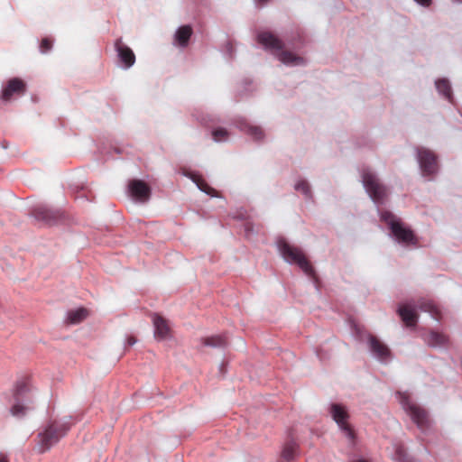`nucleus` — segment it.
Segmentation results:
<instances>
[{
  "instance_id": "nucleus-21",
  "label": "nucleus",
  "mask_w": 462,
  "mask_h": 462,
  "mask_svg": "<svg viewBox=\"0 0 462 462\" xmlns=\"http://www.w3.org/2000/svg\"><path fill=\"white\" fill-rule=\"evenodd\" d=\"M426 340L431 346H445L448 343V338L445 334L436 331H431Z\"/></svg>"
},
{
  "instance_id": "nucleus-8",
  "label": "nucleus",
  "mask_w": 462,
  "mask_h": 462,
  "mask_svg": "<svg viewBox=\"0 0 462 462\" xmlns=\"http://www.w3.org/2000/svg\"><path fill=\"white\" fill-rule=\"evenodd\" d=\"M417 155L424 175H431L438 171L437 156L432 151L420 147L417 149Z\"/></svg>"
},
{
  "instance_id": "nucleus-12",
  "label": "nucleus",
  "mask_w": 462,
  "mask_h": 462,
  "mask_svg": "<svg viewBox=\"0 0 462 462\" xmlns=\"http://www.w3.org/2000/svg\"><path fill=\"white\" fill-rule=\"evenodd\" d=\"M406 409L411 420L420 429L423 430L429 426L428 413L424 409L414 403H408Z\"/></svg>"
},
{
  "instance_id": "nucleus-33",
  "label": "nucleus",
  "mask_w": 462,
  "mask_h": 462,
  "mask_svg": "<svg viewBox=\"0 0 462 462\" xmlns=\"http://www.w3.org/2000/svg\"><path fill=\"white\" fill-rule=\"evenodd\" d=\"M350 462H368V461L366 459L360 458V459L352 460Z\"/></svg>"
},
{
  "instance_id": "nucleus-29",
  "label": "nucleus",
  "mask_w": 462,
  "mask_h": 462,
  "mask_svg": "<svg viewBox=\"0 0 462 462\" xmlns=\"http://www.w3.org/2000/svg\"><path fill=\"white\" fill-rule=\"evenodd\" d=\"M295 189L304 195L309 196L310 194V188L307 181L300 180L295 185Z\"/></svg>"
},
{
  "instance_id": "nucleus-9",
  "label": "nucleus",
  "mask_w": 462,
  "mask_h": 462,
  "mask_svg": "<svg viewBox=\"0 0 462 462\" xmlns=\"http://www.w3.org/2000/svg\"><path fill=\"white\" fill-rule=\"evenodd\" d=\"M26 91V83L19 79L13 78L9 79L2 90L1 98L8 102L13 99L14 97L22 96Z\"/></svg>"
},
{
  "instance_id": "nucleus-22",
  "label": "nucleus",
  "mask_w": 462,
  "mask_h": 462,
  "mask_svg": "<svg viewBox=\"0 0 462 462\" xmlns=\"http://www.w3.org/2000/svg\"><path fill=\"white\" fill-rule=\"evenodd\" d=\"M418 307L422 311L430 313L435 319H440V311L433 301L428 300H420L419 301Z\"/></svg>"
},
{
  "instance_id": "nucleus-30",
  "label": "nucleus",
  "mask_w": 462,
  "mask_h": 462,
  "mask_svg": "<svg viewBox=\"0 0 462 462\" xmlns=\"http://www.w3.org/2000/svg\"><path fill=\"white\" fill-rule=\"evenodd\" d=\"M136 341L137 340H136L135 337H134V336H129L126 339L127 345L130 346H134L136 343Z\"/></svg>"
},
{
  "instance_id": "nucleus-1",
  "label": "nucleus",
  "mask_w": 462,
  "mask_h": 462,
  "mask_svg": "<svg viewBox=\"0 0 462 462\" xmlns=\"http://www.w3.org/2000/svg\"><path fill=\"white\" fill-rule=\"evenodd\" d=\"M257 41L274 52L279 60L286 65H303L304 59L294 53L283 50V42L273 33L270 32H262L257 35Z\"/></svg>"
},
{
  "instance_id": "nucleus-5",
  "label": "nucleus",
  "mask_w": 462,
  "mask_h": 462,
  "mask_svg": "<svg viewBox=\"0 0 462 462\" xmlns=\"http://www.w3.org/2000/svg\"><path fill=\"white\" fill-rule=\"evenodd\" d=\"M68 430L65 423L52 422L49 424L44 431L38 434L40 451L42 453L50 449L67 433Z\"/></svg>"
},
{
  "instance_id": "nucleus-28",
  "label": "nucleus",
  "mask_w": 462,
  "mask_h": 462,
  "mask_svg": "<svg viewBox=\"0 0 462 462\" xmlns=\"http://www.w3.org/2000/svg\"><path fill=\"white\" fill-rule=\"evenodd\" d=\"M52 43H53V41L51 38H49V37L43 38L40 44L41 52L46 53L49 51H51L52 48Z\"/></svg>"
},
{
  "instance_id": "nucleus-25",
  "label": "nucleus",
  "mask_w": 462,
  "mask_h": 462,
  "mask_svg": "<svg viewBox=\"0 0 462 462\" xmlns=\"http://www.w3.org/2000/svg\"><path fill=\"white\" fill-rule=\"evenodd\" d=\"M395 453L393 458L398 462H413V460L409 457L405 452V449L402 444L395 445Z\"/></svg>"
},
{
  "instance_id": "nucleus-17",
  "label": "nucleus",
  "mask_w": 462,
  "mask_h": 462,
  "mask_svg": "<svg viewBox=\"0 0 462 462\" xmlns=\"http://www.w3.org/2000/svg\"><path fill=\"white\" fill-rule=\"evenodd\" d=\"M203 346L224 348L228 345V337L226 333L205 337L200 338Z\"/></svg>"
},
{
  "instance_id": "nucleus-4",
  "label": "nucleus",
  "mask_w": 462,
  "mask_h": 462,
  "mask_svg": "<svg viewBox=\"0 0 462 462\" xmlns=\"http://www.w3.org/2000/svg\"><path fill=\"white\" fill-rule=\"evenodd\" d=\"M362 180L370 198L375 203H383L387 196V189L380 181L375 173L369 169H365L362 171Z\"/></svg>"
},
{
  "instance_id": "nucleus-2",
  "label": "nucleus",
  "mask_w": 462,
  "mask_h": 462,
  "mask_svg": "<svg viewBox=\"0 0 462 462\" xmlns=\"http://www.w3.org/2000/svg\"><path fill=\"white\" fill-rule=\"evenodd\" d=\"M278 248L286 262L297 264L308 276L315 277L313 266L300 247L291 245L285 240L281 239L278 241Z\"/></svg>"
},
{
  "instance_id": "nucleus-10",
  "label": "nucleus",
  "mask_w": 462,
  "mask_h": 462,
  "mask_svg": "<svg viewBox=\"0 0 462 462\" xmlns=\"http://www.w3.org/2000/svg\"><path fill=\"white\" fill-rule=\"evenodd\" d=\"M32 215L36 220L50 226L56 224L61 217V213L59 210H53L45 206L35 207Z\"/></svg>"
},
{
  "instance_id": "nucleus-14",
  "label": "nucleus",
  "mask_w": 462,
  "mask_h": 462,
  "mask_svg": "<svg viewBox=\"0 0 462 462\" xmlns=\"http://www.w3.org/2000/svg\"><path fill=\"white\" fill-rule=\"evenodd\" d=\"M115 48L118 53L120 60L125 64V68L132 67L135 62V55L134 51L122 42L117 39L115 42Z\"/></svg>"
},
{
  "instance_id": "nucleus-6",
  "label": "nucleus",
  "mask_w": 462,
  "mask_h": 462,
  "mask_svg": "<svg viewBox=\"0 0 462 462\" xmlns=\"http://www.w3.org/2000/svg\"><path fill=\"white\" fill-rule=\"evenodd\" d=\"M29 393V383L26 380L19 381L14 391V403L10 409L13 416L22 418L26 414L29 407L23 402L29 403L31 402Z\"/></svg>"
},
{
  "instance_id": "nucleus-20",
  "label": "nucleus",
  "mask_w": 462,
  "mask_h": 462,
  "mask_svg": "<svg viewBox=\"0 0 462 462\" xmlns=\"http://www.w3.org/2000/svg\"><path fill=\"white\" fill-rule=\"evenodd\" d=\"M88 316V310L86 308L71 310L67 314V321L69 324H78L82 322Z\"/></svg>"
},
{
  "instance_id": "nucleus-27",
  "label": "nucleus",
  "mask_w": 462,
  "mask_h": 462,
  "mask_svg": "<svg viewBox=\"0 0 462 462\" xmlns=\"http://www.w3.org/2000/svg\"><path fill=\"white\" fill-rule=\"evenodd\" d=\"M212 136L216 142L226 141L228 138V132L224 128H218L212 132Z\"/></svg>"
},
{
  "instance_id": "nucleus-11",
  "label": "nucleus",
  "mask_w": 462,
  "mask_h": 462,
  "mask_svg": "<svg viewBox=\"0 0 462 462\" xmlns=\"http://www.w3.org/2000/svg\"><path fill=\"white\" fill-rule=\"evenodd\" d=\"M131 196L140 202H146L151 196L150 187L143 180H133L128 185Z\"/></svg>"
},
{
  "instance_id": "nucleus-24",
  "label": "nucleus",
  "mask_w": 462,
  "mask_h": 462,
  "mask_svg": "<svg viewBox=\"0 0 462 462\" xmlns=\"http://www.w3.org/2000/svg\"><path fill=\"white\" fill-rule=\"evenodd\" d=\"M438 91L442 94L448 101L452 102V92L448 79H441L436 81Z\"/></svg>"
},
{
  "instance_id": "nucleus-16",
  "label": "nucleus",
  "mask_w": 462,
  "mask_h": 462,
  "mask_svg": "<svg viewBox=\"0 0 462 462\" xmlns=\"http://www.w3.org/2000/svg\"><path fill=\"white\" fill-rule=\"evenodd\" d=\"M299 454L300 445L293 439H290L283 445L281 458L285 462H289L295 459Z\"/></svg>"
},
{
  "instance_id": "nucleus-7",
  "label": "nucleus",
  "mask_w": 462,
  "mask_h": 462,
  "mask_svg": "<svg viewBox=\"0 0 462 462\" xmlns=\"http://www.w3.org/2000/svg\"><path fill=\"white\" fill-rule=\"evenodd\" d=\"M330 414L337 424L341 431L345 434V436L348 439L352 445H355L356 442V432L352 426L348 423L349 414L346 409L341 404L333 403L330 406Z\"/></svg>"
},
{
  "instance_id": "nucleus-19",
  "label": "nucleus",
  "mask_w": 462,
  "mask_h": 462,
  "mask_svg": "<svg viewBox=\"0 0 462 462\" xmlns=\"http://www.w3.org/2000/svg\"><path fill=\"white\" fill-rule=\"evenodd\" d=\"M191 35L192 28L189 25H182L175 33V42L180 47H186Z\"/></svg>"
},
{
  "instance_id": "nucleus-34",
  "label": "nucleus",
  "mask_w": 462,
  "mask_h": 462,
  "mask_svg": "<svg viewBox=\"0 0 462 462\" xmlns=\"http://www.w3.org/2000/svg\"><path fill=\"white\" fill-rule=\"evenodd\" d=\"M245 229H246V230H249V229H250V223H246V225H245Z\"/></svg>"
},
{
  "instance_id": "nucleus-3",
  "label": "nucleus",
  "mask_w": 462,
  "mask_h": 462,
  "mask_svg": "<svg viewBox=\"0 0 462 462\" xmlns=\"http://www.w3.org/2000/svg\"><path fill=\"white\" fill-rule=\"evenodd\" d=\"M381 219L384 221L391 229L395 238L406 245H415L417 243L416 236L411 229L405 227L400 219L390 211H382Z\"/></svg>"
},
{
  "instance_id": "nucleus-26",
  "label": "nucleus",
  "mask_w": 462,
  "mask_h": 462,
  "mask_svg": "<svg viewBox=\"0 0 462 462\" xmlns=\"http://www.w3.org/2000/svg\"><path fill=\"white\" fill-rule=\"evenodd\" d=\"M246 133L253 136L255 140H260L263 136V130L258 126L247 125Z\"/></svg>"
},
{
  "instance_id": "nucleus-15",
  "label": "nucleus",
  "mask_w": 462,
  "mask_h": 462,
  "mask_svg": "<svg viewBox=\"0 0 462 462\" xmlns=\"http://www.w3.org/2000/svg\"><path fill=\"white\" fill-rule=\"evenodd\" d=\"M398 314L407 327H413L417 323L418 314L416 306L411 303L402 304L398 309Z\"/></svg>"
},
{
  "instance_id": "nucleus-23",
  "label": "nucleus",
  "mask_w": 462,
  "mask_h": 462,
  "mask_svg": "<svg viewBox=\"0 0 462 462\" xmlns=\"http://www.w3.org/2000/svg\"><path fill=\"white\" fill-rule=\"evenodd\" d=\"M190 179L197 184L198 188L203 192L213 197L217 196V191L213 188H211L200 175L191 174Z\"/></svg>"
},
{
  "instance_id": "nucleus-18",
  "label": "nucleus",
  "mask_w": 462,
  "mask_h": 462,
  "mask_svg": "<svg viewBox=\"0 0 462 462\" xmlns=\"http://www.w3.org/2000/svg\"><path fill=\"white\" fill-rule=\"evenodd\" d=\"M371 351L380 359H385L390 356V350L386 345L381 342L376 337L369 336Z\"/></svg>"
},
{
  "instance_id": "nucleus-35",
  "label": "nucleus",
  "mask_w": 462,
  "mask_h": 462,
  "mask_svg": "<svg viewBox=\"0 0 462 462\" xmlns=\"http://www.w3.org/2000/svg\"><path fill=\"white\" fill-rule=\"evenodd\" d=\"M257 1H258V2H260V3L264 4V3H266L268 0H257Z\"/></svg>"
},
{
  "instance_id": "nucleus-31",
  "label": "nucleus",
  "mask_w": 462,
  "mask_h": 462,
  "mask_svg": "<svg viewBox=\"0 0 462 462\" xmlns=\"http://www.w3.org/2000/svg\"><path fill=\"white\" fill-rule=\"evenodd\" d=\"M415 1L423 6H429L431 4V0H415Z\"/></svg>"
},
{
  "instance_id": "nucleus-32",
  "label": "nucleus",
  "mask_w": 462,
  "mask_h": 462,
  "mask_svg": "<svg viewBox=\"0 0 462 462\" xmlns=\"http://www.w3.org/2000/svg\"><path fill=\"white\" fill-rule=\"evenodd\" d=\"M0 462H8V460L5 456L0 455Z\"/></svg>"
},
{
  "instance_id": "nucleus-13",
  "label": "nucleus",
  "mask_w": 462,
  "mask_h": 462,
  "mask_svg": "<svg viewBox=\"0 0 462 462\" xmlns=\"http://www.w3.org/2000/svg\"><path fill=\"white\" fill-rule=\"evenodd\" d=\"M152 322L154 326L155 338L163 340L171 336V327L167 319L159 314H153Z\"/></svg>"
}]
</instances>
